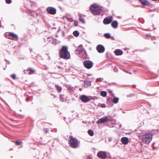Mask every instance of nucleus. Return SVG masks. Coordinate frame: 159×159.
Segmentation results:
<instances>
[{"instance_id":"49","label":"nucleus","mask_w":159,"mask_h":159,"mask_svg":"<svg viewBox=\"0 0 159 159\" xmlns=\"http://www.w3.org/2000/svg\"><path fill=\"white\" fill-rule=\"evenodd\" d=\"M19 59H24V58H21V57H20V58H19Z\"/></svg>"},{"instance_id":"29","label":"nucleus","mask_w":159,"mask_h":159,"mask_svg":"<svg viewBox=\"0 0 159 159\" xmlns=\"http://www.w3.org/2000/svg\"><path fill=\"white\" fill-rule=\"evenodd\" d=\"M79 20L80 22H81L85 24V23L84 19L83 18H80Z\"/></svg>"},{"instance_id":"3","label":"nucleus","mask_w":159,"mask_h":159,"mask_svg":"<svg viewBox=\"0 0 159 159\" xmlns=\"http://www.w3.org/2000/svg\"><path fill=\"white\" fill-rule=\"evenodd\" d=\"M70 145L73 148H78L80 142L75 138H71L70 140Z\"/></svg>"},{"instance_id":"16","label":"nucleus","mask_w":159,"mask_h":159,"mask_svg":"<svg viewBox=\"0 0 159 159\" xmlns=\"http://www.w3.org/2000/svg\"><path fill=\"white\" fill-rule=\"evenodd\" d=\"M121 141L123 144L126 145L128 144L129 139L127 137H123L121 139Z\"/></svg>"},{"instance_id":"44","label":"nucleus","mask_w":159,"mask_h":159,"mask_svg":"<svg viewBox=\"0 0 159 159\" xmlns=\"http://www.w3.org/2000/svg\"><path fill=\"white\" fill-rule=\"evenodd\" d=\"M57 131V129H53V130H52V131H54L55 132H56Z\"/></svg>"},{"instance_id":"10","label":"nucleus","mask_w":159,"mask_h":159,"mask_svg":"<svg viewBox=\"0 0 159 159\" xmlns=\"http://www.w3.org/2000/svg\"><path fill=\"white\" fill-rule=\"evenodd\" d=\"M79 55H80L79 56L80 57L84 59H89V58L84 49H83V51Z\"/></svg>"},{"instance_id":"35","label":"nucleus","mask_w":159,"mask_h":159,"mask_svg":"<svg viewBox=\"0 0 159 159\" xmlns=\"http://www.w3.org/2000/svg\"><path fill=\"white\" fill-rule=\"evenodd\" d=\"M5 1L7 4H10L11 2V0H6Z\"/></svg>"},{"instance_id":"59","label":"nucleus","mask_w":159,"mask_h":159,"mask_svg":"<svg viewBox=\"0 0 159 159\" xmlns=\"http://www.w3.org/2000/svg\"><path fill=\"white\" fill-rule=\"evenodd\" d=\"M1 93V92H0V93Z\"/></svg>"},{"instance_id":"14","label":"nucleus","mask_w":159,"mask_h":159,"mask_svg":"<svg viewBox=\"0 0 159 159\" xmlns=\"http://www.w3.org/2000/svg\"><path fill=\"white\" fill-rule=\"evenodd\" d=\"M112 19V17L110 18L106 17L104 19L103 23L105 25H108L109 24L111 23Z\"/></svg>"},{"instance_id":"46","label":"nucleus","mask_w":159,"mask_h":159,"mask_svg":"<svg viewBox=\"0 0 159 159\" xmlns=\"http://www.w3.org/2000/svg\"><path fill=\"white\" fill-rule=\"evenodd\" d=\"M2 27V25H1V21L0 20V28H1Z\"/></svg>"},{"instance_id":"31","label":"nucleus","mask_w":159,"mask_h":159,"mask_svg":"<svg viewBox=\"0 0 159 159\" xmlns=\"http://www.w3.org/2000/svg\"><path fill=\"white\" fill-rule=\"evenodd\" d=\"M28 70L30 71V74L33 73L34 72V70L31 68H30L28 69Z\"/></svg>"},{"instance_id":"56","label":"nucleus","mask_w":159,"mask_h":159,"mask_svg":"<svg viewBox=\"0 0 159 159\" xmlns=\"http://www.w3.org/2000/svg\"><path fill=\"white\" fill-rule=\"evenodd\" d=\"M123 113H125V112H124V111H123Z\"/></svg>"},{"instance_id":"20","label":"nucleus","mask_w":159,"mask_h":159,"mask_svg":"<svg viewBox=\"0 0 159 159\" xmlns=\"http://www.w3.org/2000/svg\"><path fill=\"white\" fill-rule=\"evenodd\" d=\"M84 86L85 87H87L88 86H90L91 85V82L90 81H84Z\"/></svg>"},{"instance_id":"2","label":"nucleus","mask_w":159,"mask_h":159,"mask_svg":"<svg viewBox=\"0 0 159 159\" xmlns=\"http://www.w3.org/2000/svg\"><path fill=\"white\" fill-rule=\"evenodd\" d=\"M152 134L151 133H146L142 135L140 138L143 142L145 144H149L152 141Z\"/></svg>"},{"instance_id":"47","label":"nucleus","mask_w":159,"mask_h":159,"mask_svg":"<svg viewBox=\"0 0 159 159\" xmlns=\"http://www.w3.org/2000/svg\"><path fill=\"white\" fill-rule=\"evenodd\" d=\"M132 86H133L134 88H135V87H136V85H133Z\"/></svg>"},{"instance_id":"43","label":"nucleus","mask_w":159,"mask_h":159,"mask_svg":"<svg viewBox=\"0 0 159 159\" xmlns=\"http://www.w3.org/2000/svg\"><path fill=\"white\" fill-rule=\"evenodd\" d=\"M124 71H125V72H126V73H129V74H131V72H129L128 70H124Z\"/></svg>"},{"instance_id":"11","label":"nucleus","mask_w":159,"mask_h":159,"mask_svg":"<svg viewBox=\"0 0 159 159\" xmlns=\"http://www.w3.org/2000/svg\"><path fill=\"white\" fill-rule=\"evenodd\" d=\"M96 49L99 53H102L104 52L105 48L103 45L99 44L97 46Z\"/></svg>"},{"instance_id":"58","label":"nucleus","mask_w":159,"mask_h":159,"mask_svg":"<svg viewBox=\"0 0 159 159\" xmlns=\"http://www.w3.org/2000/svg\"><path fill=\"white\" fill-rule=\"evenodd\" d=\"M154 43H155V42H154Z\"/></svg>"},{"instance_id":"36","label":"nucleus","mask_w":159,"mask_h":159,"mask_svg":"<svg viewBox=\"0 0 159 159\" xmlns=\"http://www.w3.org/2000/svg\"><path fill=\"white\" fill-rule=\"evenodd\" d=\"M109 93L110 95L112 97H114V95L113 93H112V91L111 90H109Z\"/></svg>"},{"instance_id":"26","label":"nucleus","mask_w":159,"mask_h":159,"mask_svg":"<svg viewBox=\"0 0 159 159\" xmlns=\"http://www.w3.org/2000/svg\"><path fill=\"white\" fill-rule=\"evenodd\" d=\"M73 34L76 37H77L80 34V33L78 30H75L73 32Z\"/></svg>"},{"instance_id":"33","label":"nucleus","mask_w":159,"mask_h":159,"mask_svg":"<svg viewBox=\"0 0 159 159\" xmlns=\"http://www.w3.org/2000/svg\"><path fill=\"white\" fill-rule=\"evenodd\" d=\"M11 78L14 80L16 79V75L15 74H13L11 75Z\"/></svg>"},{"instance_id":"12","label":"nucleus","mask_w":159,"mask_h":159,"mask_svg":"<svg viewBox=\"0 0 159 159\" xmlns=\"http://www.w3.org/2000/svg\"><path fill=\"white\" fill-rule=\"evenodd\" d=\"M108 120V118L107 116H105V117L99 119L97 122V123L99 124L107 122Z\"/></svg>"},{"instance_id":"7","label":"nucleus","mask_w":159,"mask_h":159,"mask_svg":"<svg viewBox=\"0 0 159 159\" xmlns=\"http://www.w3.org/2000/svg\"><path fill=\"white\" fill-rule=\"evenodd\" d=\"M93 12H92V14L94 15H100L101 14H102L103 12V10L98 7L96 9L93 10Z\"/></svg>"},{"instance_id":"42","label":"nucleus","mask_w":159,"mask_h":159,"mask_svg":"<svg viewBox=\"0 0 159 159\" xmlns=\"http://www.w3.org/2000/svg\"><path fill=\"white\" fill-rule=\"evenodd\" d=\"M133 95H134V94H130V95H127V97H131L132 96H133Z\"/></svg>"},{"instance_id":"6","label":"nucleus","mask_w":159,"mask_h":159,"mask_svg":"<svg viewBox=\"0 0 159 159\" xmlns=\"http://www.w3.org/2000/svg\"><path fill=\"white\" fill-rule=\"evenodd\" d=\"M92 99V97H88L85 95H82L80 97V99L83 102L86 103L87 102Z\"/></svg>"},{"instance_id":"4","label":"nucleus","mask_w":159,"mask_h":159,"mask_svg":"<svg viewBox=\"0 0 159 159\" xmlns=\"http://www.w3.org/2000/svg\"><path fill=\"white\" fill-rule=\"evenodd\" d=\"M84 66L87 69L91 68L93 66V63L91 61L89 60H85L83 62Z\"/></svg>"},{"instance_id":"30","label":"nucleus","mask_w":159,"mask_h":159,"mask_svg":"<svg viewBox=\"0 0 159 159\" xmlns=\"http://www.w3.org/2000/svg\"><path fill=\"white\" fill-rule=\"evenodd\" d=\"M15 143L16 145H20L22 143V142L20 141H15Z\"/></svg>"},{"instance_id":"54","label":"nucleus","mask_w":159,"mask_h":159,"mask_svg":"<svg viewBox=\"0 0 159 159\" xmlns=\"http://www.w3.org/2000/svg\"><path fill=\"white\" fill-rule=\"evenodd\" d=\"M8 61V64H9V63H10V62H9V61Z\"/></svg>"},{"instance_id":"52","label":"nucleus","mask_w":159,"mask_h":159,"mask_svg":"<svg viewBox=\"0 0 159 159\" xmlns=\"http://www.w3.org/2000/svg\"><path fill=\"white\" fill-rule=\"evenodd\" d=\"M76 116L78 117H79V114H77V115H76Z\"/></svg>"},{"instance_id":"5","label":"nucleus","mask_w":159,"mask_h":159,"mask_svg":"<svg viewBox=\"0 0 159 159\" xmlns=\"http://www.w3.org/2000/svg\"><path fill=\"white\" fill-rule=\"evenodd\" d=\"M46 11L48 13L50 14L54 15L56 13L57 10L55 7H49L46 8Z\"/></svg>"},{"instance_id":"50","label":"nucleus","mask_w":159,"mask_h":159,"mask_svg":"<svg viewBox=\"0 0 159 159\" xmlns=\"http://www.w3.org/2000/svg\"><path fill=\"white\" fill-rule=\"evenodd\" d=\"M121 126H122L121 125H120V128H121Z\"/></svg>"},{"instance_id":"25","label":"nucleus","mask_w":159,"mask_h":159,"mask_svg":"<svg viewBox=\"0 0 159 159\" xmlns=\"http://www.w3.org/2000/svg\"><path fill=\"white\" fill-rule=\"evenodd\" d=\"M88 133L89 135L90 136H93L94 135L93 131L92 129H89L88 130Z\"/></svg>"},{"instance_id":"34","label":"nucleus","mask_w":159,"mask_h":159,"mask_svg":"<svg viewBox=\"0 0 159 159\" xmlns=\"http://www.w3.org/2000/svg\"><path fill=\"white\" fill-rule=\"evenodd\" d=\"M113 70L115 72H117L118 71V70L117 68L116 67H114L113 68Z\"/></svg>"},{"instance_id":"17","label":"nucleus","mask_w":159,"mask_h":159,"mask_svg":"<svg viewBox=\"0 0 159 159\" xmlns=\"http://www.w3.org/2000/svg\"><path fill=\"white\" fill-rule=\"evenodd\" d=\"M114 53L116 55L119 56L122 55L123 53V52L120 49H116L114 51Z\"/></svg>"},{"instance_id":"48","label":"nucleus","mask_w":159,"mask_h":159,"mask_svg":"<svg viewBox=\"0 0 159 159\" xmlns=\"http://www.w3.org/2000/svg\"><path fill=\"white\" fill-rule=\"evenodd\" d=\"M82 90V89H81V88H80V89H79V90H80V91H81Z\"/></svg>"},{"instance_id":"51","label":"nucleus","mask_w":159,"mask_h":159,"mask_svg":"<svg viewBox=\"0 0 159 159\" xmlns=\"http://www.w3.org/2000/svg\"><path fill=\"white\" fill-rule=\"evenodd\" d=\"M30 15H32V16H33V14H32V13H30Z\"/></svg>"},{"instance_id":"21","label":"nucleus","mask_w":159,"mask_h":159,"mask_svg":"<svg viewBox=\"0 0 159 159\" xmlns=\"http://www.w3.org/2000/svg\"><path fill=\"white\" fill-rule=\"evenodd\" d=\"M55 87L56 88L57 90L59 93L61 92L62 90V88L61 87L59 86L57 84H56L55 85Z\"/></svg>"},{"instance_id":"8","label":"nucleus","mask_w":159,"mask_h":159,"mask_svg":"<svg viewBox=\"0 0 159 159\" xmlns=\"http://www.w3.org/2000/svg\"><path fill=\"white\" fill-rule=\"evenodd\" d=\"M139 1L143 6H148L150 7H151L152 6L148 0H139Z\"/></svg>"},{"instance_id":"38","label":"nucleus","mask_w":159,"mask_h":159,"mask_svg":"<svg viewBox=\"0 0 159 159\" xmlns=\"http://www.w3.org/2000/svg\"><path fill=\"white\" fill-rule=\"evenodd\" d=\"M74 25L75 26H77L78 25V22L77 21H75L74 23Z\"/></svg>"},{"instance_id":"15","label":"nucleus","mask_w":159,"mask_h":159,"mask_svg":"<svg viewBox=\"0 0 159 159\" xmlns=\"http://www.w3.org/2000/svg\"><path fill=\"white\" fill-rule=\"evenodd\" d=\"M83 49L82 45H80L78 48L75 50V52L77 54H80L83 51Z\"/></svg>"},{"instance_id":"45","label":"nucleus","mask_w":159,"mask_h":159,"mask_svg":"<svg viewBox=\"0 0 159 159\" xmlns=\"http://www.w3.org/2000/svg\"><path fill=\"white\" fill-rule=\"evenodd\" d=\"M110 38L111 39H112L113 40H115V39L113 37L111 36V37Z\"/></svg>"},{"instance_id":"57","label":"nucleus","mask_w":159,"mask_h":159,"mask_svg":"<svg viewBox=\"0 0 159 159\" xmlns=\"http://www.w3.org/2000/svg\"><path fill=\"white\" fill-rule=\"evenodd\" d=\"M64 118L65 119H66V117H64Z\"/></svg>"},{"instance_id":"18","label":"nucleus","mask_w":159,"mask_h":159,"mask_svg":"<svg viewBox=\"0 0 159 159\" xmlns=\"http://www.w3.org/2000/svg\"><path fill=\"white\" fill-rule=\"evenodd\" d=\"M111 25L112 27L116 28L118 27V23L116 20H114L111 22Z\"/></svg>"},{"instance_id":"53","label":"nucleus","mask_w":159,"mask_h":159,"mask_svg":"<svg viewBox=\"0 0 159 159\" xmlns=\"http://www.w3.org/2000/svg\"><path fill=\"white\" fill-rule=\"evenodd\" d=\"M58 68H61V67H60V66H58Z\"/></svg>"},{"instance_id":"19","label":"nucleus","mask_w":159,"mask_h":159,"mask_svg":"<svg viewBox=\"0 0 159 159\" xmlns=\"http://www.w3.org/2000/svg\"><path fill=\"white\" fill-rule=\"evenodd\" d=\"M98 7L96 6V4H93V5H92L90 7V9L91 11V13H92V12H93V10L96 9Z\"/></svg>"},{"instance_id":"1","label":"nucleus","mask_w":159,"mask_h":159,"mask_svg":"<svg viewBox=\"0 0 159 159\" xmlns=\"http://www.w3.org/2000/svg\"><path fill=\"white\" fill-rule=\"evenodd\" d=\"M60 57L62 58L67 59L70 57V53L68 51L67 47L63 46L59 51Z\"/></svg>"},{"instance_id":"37","label":"nucleus","mask_w":159,"mask_h":159,"mask_svg":"<svg viewBox=\"0 0 159 159\" xmlns=\"http://www.w3.org/2000/svg\"><path fill=\"white\" fill-rule=\"evenodd\" d=\"M101 107L102 108H105L106 107V105L105 104H102L101 105Z\"/></svg>"},{"instance_id":"40","label":"nucleus","mask_w":159,"mask_h":159,"mask_svg":"<svg viewBox=\"0 0 159 159\" xmlns=\"http://www.w3.org/2000/svg\"><path fill=\"white\" fill-rule=\"evenodd\" d=\"M31 98V97H27V98H26L25 100L26 101H28V100L30 99V98Z\"/></svg>"},{"instance_id":"55","label":"nucleus","mask_w":159,"mask_h":159,"mask_svg":"<svg viewBox=\"0 0 159 159\" xmlns=\"http://www.w3.org/2000/svg\"><path fill=\"white\" fill-rule=\"evenodd\" d=\"M39 108H38V111H39Z\"/></svg>"},{"instance_id":"41","label":"nucleus","mask_w":159,"mask_h":159,"mask_svg":"<svg viewBox=\"0 0 159 159\" xmlns=\"http://www.w3.org/2000/svg\"><path fill=\"white\" fill-rule=\"evenodd\" d=\"M44 131L46 132V133H47L49 131V129L48 128H45L44 129Z\"/></svg>"},{"instance_id":"23","label":"nucleus","mask_w":159,"mask_h":159,"mask_svg":"<svg viewBox=\"0 0 159 159\" xmlns=\"http://www.w3.org/2000/svg\"><path fill=\"white\" fill-rule=\"evenodd\" d=\"M100 95L103 97H106L107 95V93L106 91H102L101 92Z\"/></svg>"},{"instance_id":"32","label":"nucleus","mask_w":159,"mask_h":159,"mask_svg":"<svg viewBox=\"0 0 159 159\" xmlns=\"http://www.w3.org/2000/svg\"><path fill=\"white\" fill-rule=\"evenodd\" d=\"M103 78H97L96 80V82H98L99 81L101 82L103 80Z\"/></svg>"},{"instance_id":"9","label":"nucleus","mask_w":159,"mask_h":159,"mask_svg":"<svg viewBox=\"0 0 159 159\" xmlns=\"http://www.w3.org/2000/svg\"><path fill=\"white\" fill-rule=\"evenodd\" d=\"M97 156L99 157L102 159H106L107 156L106 152L103 151L98 152L97 153Z\"/></svg>"},{"instance_id":"27","label":"nucleus","mask_w":159,"mask_h":159,"mask_svg":"<svg viewBox=\"0 0 159 159\" xmlns=\"http://www.w3.org/2000/svg\"><path fill=\"white\" fill-rule=\"evenodd\" d=\"M64 95L62 94H60V98L61 101L63 102L64 101Z\"/></svg>"},{"instance_id":"13","label":"nucleus","mask_w":159,"mask_h":159,"mask_svg":"<svg viewBox=\"0 0 159 159\" xmlns=\"http://www.w3.org/2000/svg\"><path fill=\"white\" fill-rule=\"evenodd\" d=\"M9 36L10 37L9 38L14 40H17L18 39V36L16 34L13 33H10L9 34Z\"/></svg>"},{"instance_id":"22","label":"nucleus","mask_w":159,"mask_h":159,"mask_svg":"<svg viewBox=\"0 0 159 159\" xmlns=\"http://www.w3.org/2000/svg\"><path fill=\"white\" fill-rule=\"evenodd\" d=\"M119 100V98H118L114 97L112 99V102L113 103L116 104L118 103Z\"/></svg>"},{"instance_id":"39","label":"nucleus","mask_w":159,"mask_h":159,"mask_svg":"<svg viewBox=\"0 0 159 159\" xmlns=\"http://www.w3.org/2000/svg\"><path fill=\"white\" fill-rule=\"evenodd\" d=\"M52 43L54 44H57V42L55 40H53L52 41Z\"/></svg>"},{"instance_id":"24","label":"nucleus","mask_w":159,"mask_h":159,"mask_svg":"<svg viewBox=\"0 0 159 159\" xmlns=\"http://www.w3.org/2000/svg\"><path fill=\"white\" fill-rule=\"evenodd\" d=\"M104 36L107 39H109L111 37V35L109 33H106L104 34Z\"/></svg>"},{"instance_id":"28","label":"nucleus","mask_w":159,"mask_h":159,"mask_svg":"<svg viewBox=\"0 0 159 159\" xmlns=\"http://www.w3.org/2000/svg\"><path fill=\"white\" fill-rule=\"evenodd\" d=\"M66 19L70 21V22H72L73 21V19L71 17H66Z\"/></svg>"}]
</instances>
